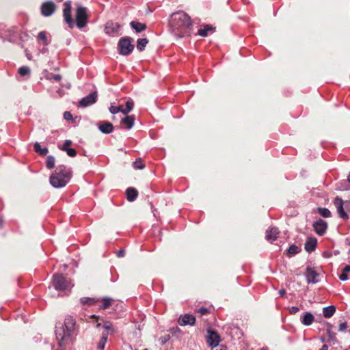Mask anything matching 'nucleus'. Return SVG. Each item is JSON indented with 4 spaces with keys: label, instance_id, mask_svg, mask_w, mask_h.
I'll return each mask as SVG.
<instances>
[{
    "label": "nucleus",
    "instance_id": "nucleus-1",
    "mask_svg": "<svg viewBox=\"0 0 350 350\" xmlns=\"http://www.w3.org/2000/svg\"><path fill=\"white\" fill-rule=\"evenodd\" d=\"M171 31L178 38L190 36L192 22L191 18L184 12L179 11L171 15L169 22Z\"/></svg>",
    "mask_w": 350,
    "mask_h": 350
},
{
    "label": "nucleus",
    "instance_id": "nucleus-2",
    "mask_svg": "<svg viewBox=\"0 0 350 350\" xmlns=\"http://www.w3.org/2000/svg\"><path fill=\"white\" fill-rule=\"evenodd\" d=\"M56 339L62 348L70 342L75 335V320L71 316L65 318L64 324L58 323L55 327Z\"/></svg>",
    "mask_w": 350,
    "mask_h": 350
},
{
    "label": "nucleus",
    "instance_id": "nucleus-3",
    "mask_svg": "<svg viewBox=\"0 0 350 350\" xmlns=\"http://www.w3.org/2000/svg\"><path fill=\"white\" fill-rule=\"evenodd\" d=\"M72 176L70 170L65 165H61L57 167L54 172L51 175L49 181L55 188H61L66 185Z\"/></svg>",
    "mask_w": 350,
    "mask_h": 350
},
{
    "label": "nucleus",
    "instance_id": "nucleus-4",
    "mask_svg": "<svg viewBox=\"0 0 350 350\" xmlns=\"http://www.w3.org/2000/svg\"><path fill=\"white\" fill-rule=\"evenodd\" d=\"M53 285L55 289L58 291H70L73 286L71 280L66 279L62 274L53 275Z\"/></svg>",
    "mask_w": 350,
    "mask_h": 350
},
{
    "label": "nucleus",
    "instance_id": "nucleus-5",
    "mask_svg": "<svg viewBox=\"0 0 350 350\" xmlns=\"http://www.w3.org/2000/svg\"><path fill=\"white\" fill-rule=\"evenodd\" d=\"M88 21V9L81 5L77 6L76 9V25L78 28L82 29L86 26Z\"/></svg>",
    "mask_w": 350,
    "mask_h": 350
},
{
    "label": "nucleus",
    "instance_id": "nucleus-6",
    "mask_svg": "<svg viewBox=\"0 0 350 350\" xmlns=\"http://www.w3.org/2000/svg\"><path fill=\"white\" fill-rule=\"evenodd\" d=\"M132 38L124 37L120 39L118 46L120 54L122 55H129L134 49V45L132 44Z\"/></svg>",
    "mask_w": 350,
    "mask_h": 350
},
{
    "label": "nucleus",
    "instance_id": "nucleus-7",
    "mask_svg": "<svg viewBox=\"0 0 350 350\" xmlns=\"http://www.w3.org/2000/svg\"><path fill=\"white\" fill-rule=\"evenodd\" d=\"M64 8L63 9V16H64V21L66 23V24L68 25V27L70 29H72L75 26V23L73 21V19H72V15H71V10H72L71 1H66L64 3Z\"/></svg>",
    "mask_w": 350,
    "mask_h": 350
},
{
    "label": "nucleus",
    "instance_id": "nucleus-8",
    "mask_svg": "<svg viewBox=\"0 0 350 350\" xmlns=\"http://www.w3.org/2000/svg\"><path fill=\"white\" fill-rule=\"evenodd\" d=\"M56 8L57 7L53 1H46L40 7L41 14L44 16H50L55 12Z\"/></svg>",
    "mask_w": 350,
    "mask_h": 350
},
{
    "label": "nucleus",
    "instance_id": "nucleus-9",
    "mask_svg": "<svg viewBox=\"0 0 350 350\" xmlns=\"http://www.w3.org/2000/svg\"><path fill=\"white\" fill-rule=\"evenodd\" d=\"M220 342L219 335L215 331L208 330L206 336V342L213 349L217 347Z\"/></svg>",
    "mask_w": 350,
    "mask_h": 350
},
{
    "label": "nucleus",
    "instance_id": "nucleus-10",
    "mask_svg": "<svg viewBox=\"0 0 350 350\" xmlns=\"http://www.w3.org/2000/svg\"><path fill=\"white\" fill-rule=\"evenodd\" d=\"M120 25L118 23L109 21L105 25V31L107 34L114 36L120 34Z\"/></svg>",
    "mask_w": 350,
    "mask_h": 350
},
{
    "label": "nucleus",
    "instance_id": "nucleus-11",
    "mask_svg": "<svg viewBox=\"0 0 350 350\" xmlns=\"http://www.w3.org/2000/svg\"><path fill=\"white\" fill-rule=\"evenodd\" d=\"M97 98V93L96 92L90 93L87 96L81 98L79 101L80 106L87 107L95 103Z\"/></svg>",
    "mask_w": 350,
    "mask_h": 350
},
{
    "label": "nucleus",
    "instance_id": "nucleus-12",
    "mask_svg": "<svg viewBox=\"0 0 350 350\" xmlns=\"http://www.w3.org/2000/svg\"><path fill=\"white\" fill-rule=\"evenodd\" d=\"M196 323V318L194 316L189 314L181 315L178 319V323L181 326L185 325H193Z\"/></svg>",
    "mask_w": 350,
    "mask_h": 350
},
{
    "label": "nucleus",
    "instance_id": "nucleus-13",
    "mask_svg": "<svg viewBox=\"0 0 350 350\" xmlns=\"http://www.w3.org/2000/svg\"><path fill=\"white\" fill-rule=\"evenodd\" d=\"M313 227L316 233L320 236H322L325 232L327 225L325 221L320 219L314 223Z\"/></svg>",
    "mask_w": 350,
    "mask_h": 350
},
{
    "label": "nucleus",
    "instance_id": "nucleus-14",
    "mask_svg": "<svg viewBox=\"0 0 350 350\" xmlns=\"http://www.w3.org/2000/svg\"><path fill=\"white\" fill-rule=\"evenodd\" d=\"M334 203L337 208V211L339 214V216L342 219H347V214L345 212L343 208V200L340 198L336 197L334 199Z\"/></svg>",
    "mask_w": 350,
    "mask_h": 350
},
{
    "label": "nucleus",
    "instance_id": "nucleus-15",
    "mask_svg": "<svg viewBox=\"0 0 350 350\" xmlns=\"http://www.w3.org/2000/svg\"><path fill=\"white\" fill-rule=\"evenodd\" d=\"M318 276L319 273L314 269L311 267H307L306 277L308 283H317L318 282Z\"/></svg>",
    "mask_w": 350,
    "mask_h": 350
},
{
    "label": "nucleus",
    "instance_id": "nucleus-16",
    "mask_svg": "<svg viewBox=\"0 0 350 350\" xmlns=\"http://www.w3.org/2000/svg\"><path fill=\"white\" fill-rule=\"evenodd\" d=\"M99 131L104 134H109L113 131V126L109 122L103 121L98 123Z\"/></svg>",
    "mask_w": 350,
    "mask_h": 350
},
{
    "label": "nucleus",
    "instance_id": "nucleus-17",
    "mask_svg": "<svg viewBox=\"0 0 350 350\" xmlns=\"http://www.w3.org/2000/svg\"><path fill=\"white\" fill-rule=\"evenodd\" d=\"M280 231L275 227L268 229L266 232V239L269 241L273 242L275 241L278 237Z\"/></svg>",
    "mask_w": 350,
    "mask_h": 350
},
{
    "label": "nucleus",
    "instance_id": "nucleus-18",
    "mask_svg": "<svg viewBox=\"0 0 350 350\" xmlns=\"http://www.w3.org/2000/svg\"><path fill=\"white\" fill-rule=\"evenodd\" d=\"M317 245V239L314 237H308L305 243V250L308 252H313Z\"/></svg>",
    "mask_w": 350,
    "mask_h": 350
},
{
    "label": "nucleus",
    "instance_id": "nucleus-19",
    "mask_svg": "<svg viewBox=\"0 0 350 350\" xmlns=\"http://www.w3.org/2000/svg\"><path fill=\"white\" fill-rule=\"evenodd\" d=\"M126 198L129 202H133L137 197L138 191L134 187H129L126 191Z\"/></svg>",
    "mask_w": 350,
    "mask_h": 350
},
{
    "label": "nucleus",
    "instance_id": "nucleus-20",
    "mask_svg": "<svg viewBox=\"0 0 350 350\" xmlns=\"http://www.w3.org/2000/svg\"><path fill=\"white\" fill-rule=\"evenodd\" d=\"M130 25L137 33H140L146 29V24L137 21H131Z\"/></svg>",
    "mask_w": 350,
    "mask_h": 350
},
{
    "label": "nucleus",
    "instance_id": "nucleus-21",
    "mask_svg": "<svg viewBox=\"0 0 350 350\" xmlns=\"http://www.w3.org/2000/svg\"><path fill=\"white\" fill-rule=\"evenodd\" d=\"M135 117L134 116H129L123 118L121 120V123L126 125V129H130L134 124Z\"/></svg>",
    "mask_w": 350,
    "mask_h": 350
},
{
    "label": "nucleus",
    "instance_id": "nucleus-22",
    "mask_svg": "<svg viewBox=\"0 0 350 350\" xmlns=\"http://www.w3.org/2000/svg\"><path fill=\"white\" fill-rule=\"evenodd\" d=\"M314 321V316L310 312H306L301 318V323L305 325H310Z\"/></svg>",
    "mask_w": 350,
    "mask_h": 350
},
{
    "label": "nucleus",
    "instance_id": "nucleus-23",
    "mask_svg": "<svg viewBox=\"0 0 350 350\" xmlns=\"http://www.w3.org/2000/svg\"><path fill=\"white\" fill-rule=\"evenodd\" d=\"M336 312V308L334 306H329L323 308V316L325 318H330Z\"/></svg>",
    "mask_w": 350,
    "mask_h": 350
},
{
    "label": "nucleus",
    "instance_id": "nucleus-24",
    "mask_svg": "<svg viewBox=\"0 0 350 350\" xmlns=\"http://www.w3.org/2000/svg\"><path fill=\"white\" fill-rule=\"evenodd\" d=\"M211 31H214V28L209 25H206L203 27V28L198 29V33L200 36L206 37L208 36V32Z\"/></svg>",
    "mask_w": 350,
    "mask_h": 350
},
{
    "label": "nucleus",
    "instance_id": "nucleus-25",
    "mask_svg": "<svg viewBox=\"0 0 350 350\" xmlns=\"http://www.w3.org/2000/svg\"><path fill=\"white\" fill-rule=\"evenodd\" d=\"M148 40L147 38H139L137 41V49L139 51H142L144 50L146 44H148Z\"/></svg>",
    "mask_w": 350,
    "mask_h": 350
},
{
    "label": "nucleus",
    "instance_id": "nucleus-26",
    "mask_svg": "<svg viewBox=\"0 0 350 350\" xmlns=\"http://www.w3.org/2000/svg\"><path fill=\"white\" fill-rule=\"evenodd\" d=\"M108 333H103L101 338L98 344V349L99 350H104L105 344L107 341Z\"/></svg>",
    "mask_w": 350,
    "mask_h": 350
},
{
    "label": "nucleus",
    "instance_id": "nucleus-27",
    "mask_svg": "<svg viewBox=\"0 0 350 350\" xmlns=\"http://www.w3.org/2000/svg\"><path fill=\"white\" fill-rule=\"evenodd\" d=\"M134 103L133 100H129L126 102L125 107H122V113L126 115L129 113L133 108Z\"/></svg>",
    "mask_w": 350,
    "mask_h": 350
},
{
    "label": "nucleus",
    "instance_id": "nucleus-28",
    "mask_svg": "<svg viewBox=\"0 0 350 350\" xmlns=\"http://www.w3.org/2000/svg\"><path fill=\"white\" fill-rule=\"evenodd\" d=\"M98 301H99L98 299H96L95 298H90V297H83L81 299V303L83 305L92 306V305L95 304Z\"/></svg>",
    "mask_w": 350,
    "mask_h": 350
},
{
    "label": "nucleus",
    "instance_id": "nucleus-29",
    "mask_svg": "<svg viewBox=\"0 0 350 350\" xmlns=\"http://www.w3.org/2000/svg\"><path fill=\"white\" fill-rule=\"evenodd\" d=\"M34 149L35 151L40 155H46L48 152V149L46 148H42L40 144L38 142L34 144Z\"/></svg>",
    "mask_w": 350,
    "mask_h": 350
},
{
    "label": "nucleus",
    "instance_id": "nucleus-30",
    "mask_svg": "<svg viewBox=\"0 0 350 350\" xmlns=\"http://www.w3.org/2000/svg\"><path fill=\"white\" fill-rule=\"evenodd\" d=\"M111 301L112 299L109 297H105L102 299V305L100 306V309L105 310L109 308V306H111Z\"/></svg>",
    "mask_w": 350,
    "mask_h": 350
},
{
    "label": "nucleus",
    "instance_id": "nucleus-31",
    "mask_svg": "<svg viewBox=\"0 0 350 350\" xmlns=\"http://www.w3.org/2000/svg\"><path fill=\"white\" fill-rule=\"evenodd\" d=\"M350 272V265H346L343 269L342 273L339 275V278L342 281L348 280L347 273Z\"/></svg>",
    "mask_w": 350,
    "mask_h": 350
},
{
    "label": "nucleus",
    "instance_id": "nucleus-32",
    "mask_svg": "<svg viewBox=\"0 0 350 350\" xmlns=\"http://www.w3.org/2000/svg\"><path fill=\"white\" fill-rule=\"evenodd\" d=\"M103 327L106 331L105 333H108V335L112 334L114 332L113 325L109 321H105L103 324Z\"/></svg>",
    "mask_w": 350,
    "mask_h": 350
},
{
    "label": "nucleus",
    "instance_id": "nucleus-33",
    "mask_svg": "<svg viewBox=\"0 0 350 350\" xmlns=\"http://www.w3.org/2000/svg\"><path fill=\"white\" fill-rule=\"evenodd\" d=\"M55 159L54 157H53L51 155L48 156L46 158V167L49 169L53 168L55 166Z\"/></svg>",
    "mask_w": 350,
    "mask_h": 350
},
{
    "label": "nucleus",
    "instance_id": "nucleus-34",
    "mask_svg": "<svg viewBox=\"0 0 350 350\" xmlns=\"http://www.w3.org/2000/svg\"><path fill=\"white\" fill-rule=\"evenodd\" d=\"M133 166L136 170H142L145 167V165L143 161L140 158H139L133 163Z\"/></svg>",
    "mask_w": 350,
    "mask_h": 350
},
{
    "label": "nucleus",
    "instance_id": "nucleus-35",
    "mask_svg": "<svg viewBox=\"0 0 350 350\" xmlns=\"http://www.w3.org/2000/svg\"><path fill=\"white\" fill-rule=\"evenodd\" d=\"M301 251V249L295 245H291L288 249V254L290 255H295L298 254Z\"/></svg>",
    "mask_w": 350,
    "mask_h": 350
},
{
    "label": "nucleus",
    "instance_id": "nucleus-36",
    "mask_svg": "<svg viewBox=\"0 0 350 350\" xmlns=\"http://www.w3.org/2000/svg\"><path fill=\"white\" fill-rule=\"evenodd\" d=\"M318 213L323 217H329L331 212L326 208H319Z\"/></svg>",
    "mask_w": 350,
    "mask_h": 350
},
{
    "label": "nucleus",
    "instance_id": "nucleus-37",
    "mask_svg": "<svg viewBox=\"0 0 350 350\" xmlns=\"http://www.w3.org/2000/svg\"><path fill=\"white\" fill-rule=\"evenodd\" d=\"M18 73L21 76H26L30 74V68L28 66H22L18 69Z\"/></svg>",
    "mask_w": 350,
    "mask_h": 350
},
{
    "label": "nucleus",
    "instance_id": "nucleus-38",
    "mask_svg": "<svg viewBox=\"0 0 350 350\" xmlns=\"http://www.w3.org/2000/svg\"><path fill=\"white\" fill-rule=\"evenodd\" d=\"M109 111L113 114L117 113L120 111L122 113V105L111 106L109 108Z\"/></svg>",
    "mask_w": 350,
    "mask_h": 350
},
{
    "label": "nucleus",
    "instance_id": "nucleus-39",
    "mask_svg": "<svg viewBox=\"0 0 350 350\" xmlns=\"http://www.w3.org/2000/svg\"><path fill=\"white\" fill-rule=\"evenodd\" d=\"M38 38L43 41V44L44 45H47L48 44L46 36V34H45V33L44 31H41V32H40L38 33Z\"/></svg>",
    "mask_w": 350,
    "mask_h": 350
},
{
    "label": "nucleus",
    "instance_id": "nucleus-40",
    "mask_svg": "<svg viewBox=\"0 0 350 350\" xmlns=\"http://www.w3.org/2000/svg\"><path fill=\"white\" fill-rule=\"evenodd\" d=\"M65 152L71 157H75L77 155V151L74 148H69L68 149H65Z\"/></svg>",
    "mask_w": 350,
    "mask_h": 350
},
{
    "label": "nucleus",
    "instance_id": "nucleus-41",
    "mask_svg": "<svg viewBox=\"0 0 350 350\" xmlns=\"http://www.w3.org/2000/svg\"><path fill=\"white\" fill-rule=\"evenodd\" d=\"M170 335L167 334V335H165V336H164L163 337H161L159 338V341H160L161 345H164V344H165L170 340Z\"/></svg>",
    "mask_w": 350,
    "mask_h": 350
},
{
    "label": "nucleus",
    "instance_id": "nucleus-42",
    "mask_svg": "<svg viewBox=\"0 0 350 350\" xmlns=\"http://www.w3.org/2000/svg\"><path fill=\"white\" fill-rule=\"evenodd\" d=\"M72 144V142L70 140H66L64 142V144L63 145V146L62 147V150L65 151V149H68L69 148V146Z\"/></svg>",
    "mask_w": 350,
    "mask_h": 350
},
{
    "label": "nucleus",
    "instance_id": "nucleus-43",
    "mask_svg": "<svg viewBox=\"0 0 350 350\" xmlns=\"http://www.w3.org/2000/svg\"><path fill=\"white\" fill-rule=\"evenodd\" d=\"M64 118L66 120H70L72 119V115L70 111H65L64 113Z\"/></svg>",
    "mask_w": 350,
    "mask_h": 350
},
{
    "label": "nucleus",
    "instance_id": "nucleus-44",
    "mask_svg": "<svg viewBox=\"0 0 350 350\" xmlns=\"http://www.w3.org/2000/svg\"><path fill=\"white\" fill-rule=\"evenodd\" d=\"M347 323L344 322V323H341L340 325H339V329L338 330L340 332H344L347 329Z\"/></svg>",
    "mask_w": 350,
    "mask_h": 350
},
{
    "label": "nucleus",
    "instance_id": "nucleus-45",
    "mask_svg": "<svg viewBox=\"0 0 350 350\" xmlns=\"http://www.w3.org/2000/svg\"><path fill=\"white\" fill-rule=\"evenodd\" d=\"M198 312L201 314V315H205L208 312V310L205 308H201L198 310Z\"/></svg>",
    "mask_w": 350,
    "mask_h": 350
},
{
    "label": "nucleus",
    "instance_id": "nucleus-46",
    "mask_svg": "<svg viewBox=\"0 0 350 350\" xmlns=\"http://www.w3.org/2000/svg\"><path fill=\"white\" fill-rule=\"evenodd\" d=\"M51 79L55 81H59L62 79V77L59 75H51Z\"/></svg>",
    "mask_w": 350,
    "mask_h": 350
},
{
    "label": "nucleus",
    "instance_id": "nucleus-47",
    "mask_svg": "<svg viewBox=\"0 0 350 350\" xmlns=\"http://www.w3.org/2000/svg\"><path fill=\"white\" fill-rule=\"evenodd\" d=\"M299 311V308L297 307L293 306L290 309V312L292 314H296Z\"/></svg>",
    "mask_w": 350,
    "mask_h": 350
},
{
    "label": "nucleus",
    "instance_id": "nucleus-48",
    "mask_svg": "<svg viewBox=\"0 0 350 350\" xmlns=\"http://www.w3.org/2000/svg\"><path fill=\"white\" fill-rule=\"evenodd\" d=\"M124 254H125V251L124 250H120L117 252V256L119 258H122V257L124 256Z\"/></svg>",
    "mask_w": 350,
    "mask_h": 350
},
{
    "label": "nucleus",
    "instance_id": "nucleus-49",
    "mask_svg": "<svg viewBox=\"0 0 350 350\" xmlns=\"http://www.w3.org/2000/svg\"><path fill=\"white\" fill-rule=\"evenodd\" d=\"M329 326L331 327V325H329ZM327 334H328L329 338H333V337L334 336V334L332 333L331 327L327 328Z\"/></svg>",
    "mask_w": 350,
    "mask_h": 350
},
{
    "label": "nucleus",
    "instance_id": "nucleus-50",
    "mask_svg": "<svg viewBox=\"0 0 350 350\" xmlns=\"http://www.w3.org/2000/svg\"><path fill=\"white\" fill-rule=\"evenodd\" d=\"M286 294V291L284 289H281L279 291V295L281 296V297H284Z\"/></svg>",
    "mask_w": 350,
    "mask_h": 350
},
{
    "label": "nucleus",
    "instance_id": "nucleus-51",
    "mask_svg": "<svg viewBox=\"0 0 350 350\" xmlns=\"http://www.w3.org/2000/svg\"><path fill=\"white\" fill-rule=\"evenodd\" d=\"M319 350H328V347L326 345H323V347Z\"/></svg>",
    "mask_w": 350,
    "mask_h": 350
},
{
    "label": "nucleus",
    "instance_id": "nucleus-52",
    "mask_svg": "<svg viewBox=\"0 0 350 350\" xmlns=\"http://www.w3.org/2000/svg\"><path fill=\"white\" fill-rule=\"evenodd\" d=\"M338 187L340 189H341V190H342H342H344V189H348L347 187H343V186H342V185H341L340 187L338 186Z\"/></svg>",
    "mask_w": 350,
    "mask_h": 350
},
{
    "label": "nucleus",
    "instance_id": "nucleus-53",
    "mask_svg": "<svg viewBox=\"0 0 350 350\" xmlns=\"http://www.w3.org/2000/svg\"><path fill=\"white\" fill-rule=\"evenodd\" d=\"M347 181L349 183H350V174L348 176Z\"/></svg>",
    "mask_w": 350,
    "mask_h": 350
},
{
    "label": "nucleus",
    "instance_id": "nucleus-54",
    "mask_svg": "<svg viewBox=\"0 0 350 350\" xmlns=\"http://www.w3.org/2000/svg\"><path fill=\"white\" fill-rule=\"evenodd\" d=\"M2 223H3L2 219H0V226L2 225Z\"/></svg>",
    "mask_w": 350,
    "mask_h": 350
},
{
    "label": "nucleus",
    "instance_id": "nucleus-55",
    "mask_svg": "<svg viewBox=\"0 0 350 350\" xmlns=\"http://www.w3.org/2000/svg\"><path fill=\"white\" fill-rule=\"evenodd\" d=\"M100 325V323H98V324H97V325H96V327H99Z\"/></svg>",
    "mask_w": 350,
    "mask_h": 350
},
{
    "label": "nucleus",
    "instance_id": "nucleus-56",
    "mask_svg": "<svg viewBox=\"0 0 350 350\" xmlns=\"http://www.w3.org/2000/svg\"><path fill=\"white\" fill-rule=\"evenodd\" d=\"M93 318H98L97 317H96L95 315H93L92 316Z\"/></svg>",
    "mask_w": 350,
    "mask_h": 350
},
{
    "label": "nucleus",
    "instance_id": "nucleus-57",
    "mask_svg": "<svg viewBox=\"0 0 350 350\" xmlns=\"http://www.w3.org/2000/svg\"><path fill=\"white\" fill-rule=\"evenodd\" d=\"M144 350H148V349H144Z\"/></svg>",
    "mask_w": 350,
    "mask_h": 350
}]
</instances>
